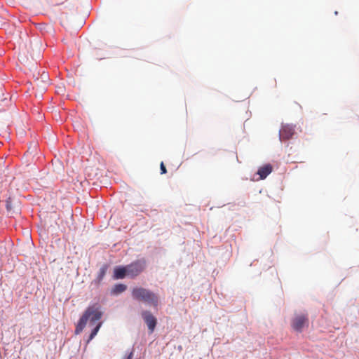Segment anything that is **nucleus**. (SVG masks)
Returning <instances> with one entry per match:
<instances>
[{"label": "nucleus", "mask_w": 359, "mask_h": 359, "mask_svg": "<svg viewBox=\"0 0 359 359\" xmlns=\"http://www.w3.org/2000/svg\"><path fill=\"white\" fill-rule=\"evenodd\" d=\"M272 172V166L269 164L265 165L259 168L257 174L259 175L260 179H265Z\"/></svg>", "instance_id": "1a4fd4ad"}, {"label": "nucleus", "mask_w": 359, "mask_h": 359, "mask_svg": "<svg viewBox=\"0 0 359 359\" xmlns=\"http://www.w3.org/2000/svg\"><path fill=\"white\" fill-rule=\"evenodd\" d=\"M128 277V270L126 266H118L114 270V278L115 279H123L125 277Z\"/></svg>", "instance_id": "6e6552de"}, {"label": "nucleus", "mask_w": 359, "mask_h": 359, "mask_svg": "<svg viewBox=\"0 0 359 359\" xmlns=\"http://www.w3.org/2000/svg\"><path fill=\"white\" fill-rule=\"evenodd\" d=\"M107 265H104L100 268V271L96 278V281L97 283H100L102 280L103 278L104 277V276L107 273Z\"/></svg>", "instance_id": "9b49d317"}, {"label": "nucleus", "mask_w": 359, "mask_h": 359, "mask_svg": "<svg viewBox=\"0 0 359 359\" xmlns=\"http://www.w3.org/2000/svg\"><path fill=\"white\" fill-rule=\"evenodd\" d=\"M6 22H4L2 20H0V27H4V25H6Z\"/></svg>", "instance_id": "4468645a"}, {"label": "nucleus", "mask_w": 359, "mask_h": 359, "mask_svg": "<svg viewBox=\"0 0 359 359\" xmlns=\"http://www.w3.org/2000/svg\"><path fill=\"white\" fill-rule=\"evenodd\" d=\"M142 318L147 325L150 333H152L157 324L156 318L149 311H143L141 313Z\"/></svg>", "instance_id": "39448f33"}, {"label": "nucleus", "mask_w": 359, "mask_h": 359, "mask_svg": "<svg viewBox=\"0 0 359 359\" xmlns=\"http://www.w3.org/2000/svg\"><path fill=\"white\" fill-rule=\"evenodd\" d=\"M291 326L294 330L298 332H302L305 327L309 326L308 316L303 313L296 314L292 320Z\"/></svg>", "instance_id": "20e7f679"}, {"label": "nucleus", "mask_w": 359, "mask_h": 359, "mask_svg": "<svg viewBox=\"0 0 359 359\" xmlns=\"http://www.w3.org/2000/svg\"><path fill=\"white\" fill-rule=\"evenodd\" d=\"M131 294L134 299L144 302L154 308H156L158 305V296L147 288L142 287H135L132 289Z\"/></svg>", "instance_id": "f03ea898"}, {"label": "nucleus", "mask_w": 359, "mask_h": 359, "mask_svg": "<svg viewBox=\"0 0 359 359\" xmlns=\"http://www.w3.org/2000/svg\"><path fill=\"white\" fill-rule=\"evenodd\" d=\"M102 322H99L95 327L93 330V331L91 332L90 334V337H89V339L88 340V342H89L90 340H92L95 336L96 334H97L100 328L102 326Z\"/></svg>", "instance_id": "f8f14e48"}, {"label": "nucleus", "mask_w": 359, "mask_h": 359, "mask_svg": "<svg viewBox=\"0 0 359 359\" xmlns=\"http://www.w3.org/2000/svg\"><path fill=\"white\" fill-rule=\"evenodd\" d=\"M127 289V286L124 284H116L111 290L114 294H119Z\"/></svg>", "instance_id": "9d476101"}, {"label": "nucleus", "mask_w": 359, "mask_h": 359, "mask_svg": "<svg viewBox=\"0 0 359 359\" xmlns=\"http://www.w3.org/2000/svg\"><path fill=\"white\" fill-rule=\"evenodd\" d=\"M294 133V128L290 125L283 126L280 130V138L281 140H289Z\"/></svg>", "instance_id": "423d86ee"}, {"label": "nucleus", "mask_w": 359, "mask_h": 359, "mask_svg": "<svg viewBox=\"0 0 359 359\" xmlns=\"http://www.w3.org/2000/svg\"><path fill=\"white\" fill-rule=\"evenodd\" d=\"M102 314L101 306L99 303L90 305L79 319L75 329V333L76 334H80L86 327L88 320L90 325H94L96 321L101 319Z\"/></svg>", "instance_id": "f257e3e1"}, {"label": "nucleus", "mask_w": 359, "mask_h": 359, "mask_svg": "<svg viewBox=\"0 0 359 359\" xmlns=\"http://www.w3.org/2000/svg\"><path fill=\"white\" fill-rule=\"evenodd\" d=\"M133 352H130L126 359H132Z\"/></svg>", "instance_id": "2eb2a0df"}, {"label": "nucleus", "mask_w": 359, "mask_h": 359, "mask_svg": "<svg viewBox=\"0 0 359 359\" xmlns=\"http://www.w3.org/2000/svg\"><path fill=\"white\" fill-rule=\"evenodd\" d=\"M6 209L9 214L13 216L15 214L20 213V209L18 202H13L11 198H8L6 200Z\"/></svg>", "instance_id": "0eeeda50"}, {"label": "nucleus", "mask_w": 359, "mask_h": 359, "mask_svg": "<svg viewBox=\"0 0 359 359\" xmlns=\"http://www.w3.org/2000/svg\"><path fill=\"white\" fill-rule=\"evenodd\" d=\"M147 262L144 259H137L126 265L128 277L134 278L142 273L146 268Z\"/></svg>", "instance_id": "7ed1b4c3"}, {"label": "nucleus", "mask_w": 359, "mask_h": 359, "mask_svg": "<svg viewBox=\"0 0 359 359\" xmlns=\"http://www.w3.org/2000/svg\"><path fill=\"white\" fill-rule=\"evenodd\" d=\"M160 168H161V174H165L167 172V170H166V168H165L163 162L161 163Z\"/></svg>", "instance_id": "ddd939ff"}]
</instances>
